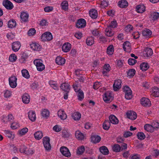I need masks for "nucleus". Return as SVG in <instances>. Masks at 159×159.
<instances>
[{
  "label": "nucleus",
  "instance_id": "41",
  "mask_svg": "<svg viewBox=\"0 0 159 159\" xmlns=\"http://www.w3.org/2000/svg\"><path fill=\"white\" fill-rule=\"evenodd\" d=\"M119 7L121 8H124L128 5L127 2L125 0H122L119 2L118 3Z\"/></svg>",
  "mask_w": 159,
  "mask_h": 159
},
{
  "label": "nucleus",
  "instance_id": "49",
  "mask_svg": "<svg viewBox=\"0 0 159 159\" xmlns=\"http://www.w3.org/2000/svg\"><path fill=\"white\" fill-rule=\"evenodd\" d=\"M5 133L6 136L9 138L13 139L14 137V134L12 132L7 130L5 131Z\"/></svg>",
  "mask_w": 159,
  "mask_h": 159
},
{
  "label": "nucleus",
  "instance_id": "16",
  "mask_svg": "<svg viewBox=\"0 0 159 159\" xmlns=\"http://www.w3.org/2000/svg\"><path fill=\"white\" fill-rule=\"evenodd\" d=\"M89 14L91 18L95 19L98 16L97 11L94 9H92L89 11Z\"/></svg>",
  "mask_w": 159,
  "mask_h": 159
},
{
  "label": "nucleus",
  "instance_id": "33",
  "mask_svg": "<svg viewBox=\"0 0 159 159\" xmlns=\"http://www.w3.org/2000/svg\"><path fill=\"white\" fill-rule=\"evenodd\" d=\"M105 34L106 36L108 37H111L114 34V32L111 30L110 27H108L105 30Z\"/></svg>",
  "mask_w": 159,
  "mask_h": 159
},
{
  "label": "nucleus",
  "instance_id": "13",
  "mask_svg": "<svg viewBox=\"0 0 159 159\" xmlns=\"http://www.w3.org/2000/svg\"><path fill=\"white\" fill-rule=\"evenodd\" d=\"M123 48L124 51L128 52H129L131 51V46L130 43L126 41L123 44Z\"/></svg>",
  "mask_w": 159,
  "mask_h": 159
},
{
  "label": "nucleus",
  "instance_id": "30",
  "mask_svg": "<svg viewBox=\"0 0 159 159\" xmlns=\"http://www.w3.org/2000/svg\"><path fill=\"white\" fill-rule=\"evenodd\" d=\"M149 67V66L147 62H143L140 65V69L143 71L147 70Z\"/></svg>",
  "mask_w": 159,
  "mask_h": 159
},
{
  "label": "nucleus",
  "instance_id": "42",
  "mask_svg": "<svg viewBox=\"0 0 159 159\" xmlns=\"http://www.w3.org/2000/svg\"><path fill=\"white\" fill-rule=\"evenodd\" d=\"M86 44L88 45L91 46L94 43V38L93 37H89L87 38L86 41Z\"/></svg>",
  "mask_w": 159,
  "mask_h": 159
},
{
  "label": "nucleus",
  "instance_id": "52",
  "mask_svg": "<svg viewBox=\"0 0 159 159\" xmlns=\"http://www.w3.org/2000/svg\"><path fill=\"white\" fill-rule=\"evenodd\" d=\"M28 131V129L26 127L18 131L19 134L22 136L26 134Z\"/></svg>",
  "mask_w": 159,
  "mask_h": 159
},
{
  "label": "nucleus",
  "instance_id": "12",
  "mask_svg": "<svg viewBox=\"0 0 159 159\" xmlns=\"http://www.w3.org/2000/svg\"><path fill=\"white\" fill-rule=\"evenodd\" d=\"M11 46L12 50L15 52H16L20 49L21 44L20 42L17 41L13 43Z\"/></svg>",
  "mask_w": 159,
  "mask_h": 159
},
{
  "label": "nucleus",
  "instance_id": "32",
  "mask_svg": "<svg viewBox=\"0 0 159 159\" xmlns=\"http://www.w3.org/2000/svg\"><path fill=\"white\" fill-rule=\"evenodd\" d=\"M69 85L68 83H64L61 85L60 88L65 92H69Z\"/></svg>",
  "mask_w": 159,
  "mask_h": 159
},
{
  "label": "nucleus",
  "instance_id": "58",
  "mask_svg": "<svg viewBox=\"0 0 159 159\" xmlns=\"http://www.w3.org/2000/svg\"><path fill=\"white\" fill-rule=\"evenodd\" d=\"M16 60V56L14 54H11L9 57V60L11 62H14Z\"/></svg>",
  "mask_w": 159,
  "mask_h": 159
},
{
  "label": "nucleus",
  "instance_id": "22",
  "mask_svg": "<svg viewBox=\"0 0 159 159\" xmlns=\"http://www.w3.org/2000/svg\"><path fill=\"white\" fill-rule=\"evenodd\" d=\"M85 150L84 146L83 145L79 146L76 149V154L79 156L82 155L84 153Z\"/></svg>",
  "mask_w": 159,
  "mask_h": 159
},
{
  "label": "nucleus",
  "instance_id": "3",
  "mask_svg": "<svg viewBox=\"0 0 159 159\" xmlns=\"http://www.w3.org/2000/svg\"><path fill=\"white\" fill-rule=\"evenodd\" d=\"M104 101L106 103H109L111 102L113 99L112 93L109 91L106 92L103 95Z\"/></svg>",
  "mask_w": 159,
  "mask_h": 159
},
{
  "label": "nucleus",
  "instance_id": "1",
  "mask_svg": "<svg viewBox=\"0 0 159 159\" xmlns=\"http://www.w3.org/2000/svg\"><path fill=\"white\" fill-rule=\"evenodd\" d=\"M42 62V61L40 59H36L33 61L34 64L36 66L37 69L39 71H41L45 69V66Z\"/></svg>",
  "mask_w": 159,
  "mask_h": 159
},
{
  "label": "nucleus",
  "instance_id": "25",
  "mask_svg": "<svg viewBox=\"0 0 159 159\" xmlns=\"http://www.w3.org/2000/svg\"><path fill=\"white\" fill-rule=\"evenodd\" d=\"M144 129L148 132H152L155 130L152 125L146 124L144 126Z\"/></svg>",
  "mask_w": 159,
  "mask_h": 159
},
{
  "label": "nucleus",
  "instance_id": "53",
  "mask_svg": "<svg viewBox=\"0 0 159 159\" xmlns=\"http://www.w3.org/2000/svg\"><path fill=\"white\" fill-rule=\"evenodd\" d=\"M137 136L139 139L141 140L144 139L145 138V134L142 132L138 133Z\"/></svg>",
  "mask_w": 159,
  "mask_h": 159
},
{
  "label": "nucleus",
  "instance_id": "57",
  "mask_svg": "<svg viewBox=\"0 0 159 159\" xmlns=\"http://www.w3.org/2000/svg\"><path fill=\"white\" fill-rule=\"evenodd\" d=\"M19 127V124L17 122H14L12 123L11 126V128L13 129H16Z\"/></svg>",
  "mask_w": 159,
  "mask_h": 159
},
{
  "label": "nucleus",
  "instance_id": "29",
  "mask_svg": "<svg viewBox=\"0 0 159 159\" xmlns=\"http://www.w3.org/2000/svg\"><path fill=\"white\" fill-rule=\"evenodd\" d=\"M65 59L61 57H57L56 59V62L59 65H61L65 63Z\"/></svg>",
  "mask_w": 159,
  "mask_h": 159
},
{
  "label": "nucleus",
  "instance_id": "19",
  "mask_svg": "<svg viewBox=\"0 0 159 159\" xmlns=\"http://www.w3.org/2000/svg\"><path fill=\"white\" fill-rule=\"evenodd\" d=\"M28 116L29 119L32 121H34L36 119V114L35 111H31L28 112Z\"/></svg>",
  "mask_w": 159,
  "mask_h": 159
},
{
  "label": "nucleus",
  "instance_id": "54",
  "mask_svg": "<svg viewBox=\"0 0 159 159\" xmlns=\"http://www.w3.org/2000/svg\"><path fill=\"white\" fill-rule=\"evenodd\" d=\"M133 27L132 25H127L125 29V31L128 33L133 30Z\"/></svg>",
  "mask_w": 159,
  "mask_h": 159
},
{
  "label": "nucleus",
  "instance_id": "56",
  "mask_svg": "<svg viewBox=\"0 0 159 159\" xmlns=\"http://www.w3.org/2000/svg\"><path fill=\"white\" fill-rule=\"evenodd\" d=\"M78 99L80 100H81L83 99L84 98V93L82 91L80 90L78 92Z\"/></svg>",
  "mask_w": 159,
  "mask_h": 159
},
{
  "label": "nucleus",
  "instance_id": "15",
  "mask_svg": "<svg viewBox=\"0 0 159 159\" xmlns=\"http://www.w3.org/2000/svg\"><path fill=\"white\" fill-rule=\"evenodd\" d=\"M30 48L33 50L39 51L41 50V46L38 43H32L30 44Z\"/></svg>",
  "mask_w": 159,
  "mask_h": 159
},
{
  "label": "nucleus",
  "instance_id": "7",
  "mask_svg": "<svg viewBox=\"0 0 159 159\" xmlns=\"http://www.w3.org/2000/svg\"><path fill=\"white\" fill-rule=\"evenodd\" d=\"M141 103L142 105L144 107H150L151 105V102L150 100L147 98L143 97L140 100Z\"/></svg>",
  "mask_w": 159,
  "mask_h": 159
},
{
  "label": "nucleus",
  "instance_id": "28",
  "mask_svg": "<svg viewBox=\"0 0 159 159\" xmlns=\"http://www.w3.org/2000/svg\"><path fill=\"white\" fill-rule=\"evenodd\" d=\"M136 10L138 13H142L145 11V7L143 4L139 5L136 7Z\"/></svg>",
  "mask_w": 159,
  "mask_h": 159
},
{
  "label": "nucleus",
  "instance_id": "26",
  "mask_svg": "<svg viewBox=\"0 0 159 159\" xmlns=\"http://www.w3.org/2000/svg\"><path fill=\"white\" fill-rule=\"evenodd\" d=\"M111 67L110 65L108 64H106L103 66V69L102 71V73L104 76H106L107 74L110 70Z\"/></svg>",
  "mask_w": 159,
  "mask_h": 159
},
{
  "label": "nucleus",
  "instance_id": "64",
  "mask_svg": "<svg viewBox=\"0 0 159 159\" xmlns=\"http://www.w3.org/2000/svg\"><path fill=\"white\" fill-rule=\"evenodd\" d=\"M140 156L137 154H133L131 155L130 159H140Z\"/></svg>",
  "mask_w": 159,
  "mask_h": 159
},
{
  "label": "nucleus",
  "instance_id": "11",
  "mask_svg": "<svg viewBox=\"0 0 159 159\" xmlns=\"http://www.w3.org/2000/svg\"><path fill=\"white\" fill-rule=\"evenodd\" d=\"M127 117L131 120H135L137 118L136 113L133 111H129L126 113Z\"/></svg>",
  "mask_w": 159,
  "mask_h": 159
},
{
  "label": "nucleus",
  "instance_id": "6",
  "mask_svg": "<svg viewBox=\"0 0 159 159\" xmlns=\"http://www.w3.org/2000/svg\"><path fill=\"white\" fill-rule=\"evenodd\" d=\"M49 142L50 139L48 137H44L43 139V143L45 149L47 150H49L51 148Z\"/></svg>",
  "mask_w": 159,
  "mask_h": 159
},
{
  "label": "nucleus",
  "instance_id": "55",
  "mask_svg": "<svg viewBox=\"0 0 159 159\" xmlns=\"http://www.w3.org/2000/svg\"><path fill=\"white\" fill-rule=\"evenodd\" d=\"M49 83L50 86L54 89L55 90L57 89V84L55 82L52 81H50L49 82Z\"/></svg>",
  "mask_w": 159,
  "mask_h": 159
},
{
  "label": "nucleus",
  "instance_id": "59",
  "mask_svg": "<svg viewBox=\"0 0 159 159\" xmlns=\"http://www.w3.org/2000/svg\"><path fill=\"white\" fill-rule=\"evenodd\" d=\"M152 125L155 130L159 128V123L156 121H153L152 123Z\"/></svg>",
  "mask_w": 159,
  "mask_h": 159
},
{
  "label": "nucleus",
  "instance_id": "24",
  "mask_svg": "<svg viewBox=\"0 0 159 159\" xmlns=\"http://www.w3.org/2000/svg\"><path fill=\"white\" fill-rule=\"evenodd\" d=\"M23 102L25 104H28L30 102V97L27 93L24 94L22 97Z\"/></svg>",
  "mask_w": 159,
  "mask_h": 159
},
{
  "label": "nucleus",
  "instance_id": "37",
  "mask_svg": "<svg viewBox=\"0 0 159 159\" xmlns=\"http://www.w3.org/2000/svg\"><path fill=\"white\" fill-rule=\"evenodd\" d=\"M135 70L134 69H129L127 72V76L129 78L133 77L135 74Z\"/></svg>",
  "mask_w": 159,
  "mask_h": 159
},
{
  "label": "nucleus",
  "instance_id": "2",
  "mask_svg": "<svg viewBox=\"0 0 159 159\" xmlns=\"http://www.w3.org/2000/svg\"><path fill=\"white\" fill-rule=\"evenodd\" d=\"M125 93V98L127 100H130L132 98V92L130 88L128 86H125L123 88Z\"/></svg>",
  "mask_w": 159,
  "mask_h": 159
},
{
  "label": "nucleus",
  "instance_id": "61",
  "mask_svg": "<svg viewBox=\"0 0 159 159\" xmlns=\"http://www.w3.org/2000/svg\"><path fill=\"white\" fill-rule=\"evenodd\" d=\"M136 60L133 58H129L128 60V62L130 65L133 66L134 65L136 62Z\"/></svg>",
  "mask_w": 159,
  "mask_h": 159
},
{
  "label": "nucleus",
  "instance_id": "43",
  "mask_svg": "<svg viewBox=\"0 0 159 159\" xmlns=\"http://www.w3.org/2000/svg\"><path fill=\"white\" fill-rule=\"evenodd\" d=\"M142 34L143 36L146 37H149L151 35L152 32L149 29H145L143 31Z\"/></svg>",
  "mask_w": 159,
  "mask_h": 159
},
{
  "label": "nucleus",
  "instance_id": "20",
  "mask_svg": "<svg viewBox=\"0 0 159 159\" xmlns=\"http://www.w3.org/2000/svg\"><path fill=\"white\" fill-rule=\"evenodd\" d=\"M101 137L97 135H93L91 136V140L92 142L94 143H99L101 140Z\"/></svg>",
  "mask_w": 159,
  "mask_h": 159
},
{
  "label": "nucleus",
  "instance_id": "40",
  "mask_svg": "<svg viewBox=\"0 0 159 159\" xmlns=\"http://www.w3.org/2000/svg\"><path fill=\"white\" fill-rule=\"evenodd\" d=\"M151 19L153 20H157L159 18V13L157 12H154L151 15Z\"/></svg>",
  "mask_w": 159,
  "mask_h": 159
},
{
  "label": "nucleus",
  "instance_id": "60",
  "mask_svg": "<svg viewBox=\"0 0 159 159\" xmlns=\"http://www.w3.org/2000/svg\"><path fill=\"white\" fill-rule=\"evenodd\" d=\"M27 149V148L25 146L23 145L20 146V151L21 153L26 154Z\"/></svg>",
  "mask_w": 159,
  "mask_h": 159
},
{
  "label": "nucleus",
  "instance_id": "27",
  "mask_svg": "<svg viewBox=\"0 0 159 159\" xmlns=\"http://www.w3.org/2000/svg\"><path fill=\"white\" fill-rule=\"evenodd\" d=\"M20 19L23 22H27L28 21L29 17V14L25 12H22L20 15Z\"/></svg>",
  "mask_w": 159,
  "mask_h": 159
},
{
  "label": "nucleus",
  "instance_id": "46",
  "mask_svg": "<svg viewBox=\"0 0 159 159\" xmlns=\"http://www.w3.org/2000/svg\"><path fill=\"white\" fill-rule=\"evenodd\" d=\"M22 75L25 78L28 79L30 77L28 71L26 69H23L21 71Z\"/></svg>",
  "mask_w": 159,
  "mask_h": 159
},
{
  "label": "nucleus",
  "instance_id": "47",
  "mask_svg": "<svg viewBox=\"0 0 159 159\" xmlns=\"http://www.w3.org/2000/svg\"><path fill=\"white\" fill-rule=\"evenodd\" d=\"M8 25L9 28H12L16 26V23L14 20H11L8 22Z\"/></svg>",
  "mask_w": 159,
  "mask_h": 159
},
{
  "label": "nucleus",
  "instance_id": "48",
  "mask_svg": "<svg viewBox=\"0 0 159 159\" xmlns=\"http://www.w3.org/2000/svg\"><path fill=\"white\" fill-rule=\"evenodd\" d=\"M108 5V2L106 0H102L100 4V7L101 8H104Z\"/></svg>",
  "mask_w": 159,
  "mask_h": 159
},
{
  "label": "nucleus",
  "instance_id": "4",
  "mask_svg": "<svg viewBox=\"0 0 159 159\" xmlns=\"http://www.w3.org/2000/svg\"><path fill=\"white\" fill-rule=\"evenodd\" d=\"M41 39L44 41H50L53 39L52 35L50 32H45L43 34L41 37Z\"/></svg>",
  "mask_w": 159,
  "mask_h": 159
},
{
  "label": "nucleus",
  "instance_id": "44",
  "mask_svg": "<svg viewBox=\"0 0 159 159\" xmlns=\"http://www.w3.org/2000/svg\"><path fill=\"white\" fill-rule=\"evenodd\" d=\"M114 52V47L113 45H111L107 47V52L108 55H111L113 54Z\"/></svg>",
  "mask_w": 159,
  "mask_h": 159
},
{
  "label": "nucleus",
  "instance_id": "18",
  "mask_svg": "<svg viewBox=\"0 0 159 159\" xmlns=\"http://www.w3.org/2000/svg\"><path fill=\"white\" fill-rule=\"evenodd\" d=\"M109 121L113 124H117L119 120L116 117L113 115H111L109 117Z\"/></svg>",
  "mask_w": 159,
  "mask_h": 159
},
{
  "label": "nucleus",
  "instance_id": "45",
  "mask_svg": "<svg viewBox=\"0 0 159 159\" xmlns=\"http://www.w3.org/2000/svg\"><path fill=\"white\" fill-rule=\"evenodd\" d=\"M113 150L116 152H119L121 151V147L118 144H115L112 147Z\"/></svg>",
  "mask_w": 159,
  "mask_h": 159
},
{
  "label": "nucleus",
  "instance_id": "35",
  "mask_svg": "<svg viewBox=\"0 0 159 159\" xmlns=\"http://www.w3.org/2000/svg\"><path fill=\"white\" fill-rule=\"evenodd\" d=\"M72 116L74 120H78L81 117V114L80 113L76 112L73 114Z\"/></svg>",
  "mask_w": 159,
  "mask_h": 159
},
{
  "label": "nucleus",
  "instance_id": "34",
  "mask_svg": "<svg viewBox=\"0 0 159 159\" xmlns=\"http://www.w3.org/2000/svg\"><path fill=\"white\" fill-rule=\"evenodd\" d=\"M100 151L103 155H107L109 154V151L107 148L105 146L101 147L99 149Z\"/></svg>",
  "mask_w": 159,
  "mask_h": 159
},
{
  "label": "nucleus",
  "instance_id": "21",
  "mask_svg": "<svg viewBox=\"0 0 159 159\" xmlns=\"http://www.w3.org/2000/svg\"><path fill=\"white\" fill-rule=\"evenodd\" d=\"M152 95L155 97H159V88L156 87H153L152 90Z\"/></svg>",
  "mask_w": 159,
  "mask_h": 159
},
{
  "label": "nucleus",
  "instance_id": "23",
  "mask_svg": "<svg viewBox=\"0 0 159 159\" xmlns=\"http://www.w3.org/2000/svg\"><path fill=\"white\" fill-rule=\"evenodd\" d=\"M75 136L77 139L79 140H83L85 137L84 135L79 130L76 131Z\"/></svg>",
  "mask_w": 159,
  "mask_h": 159
},
{
  "label": "nucleus",
  "instance_id": "36",
  "mask_svg": "<svg viewBox=\"0 0 159 159\" xmlns=\"http://www.w3.org/2000/svg\"><path fill=\"white\" fill-rule=\"evenodd\" d=\"M111 125V123L109 121L105 120L102 124L103 129L105 130H108L109 129Z\"/></svg>",
  "mask_w": 159,
  "mask_h": 159
},
{
  "label": "nucleus",
  "instance_id": "50",
  "mask_svg": "<svg viewBox=\"0 0 159 159\" xmlns=\"http://www.w3.org/2000/svg\"><path fill=\"white\" fill-rule=\"evenodd\" d=\"M41 114L42 116L43 117L45 118H47L49 115V112L48 110L44 109L42 111Z\"/></svg>",
  "mask_w": 159,
  "mask_h": 159
},
{
  "label": "nucleus",
  "instance_id": "62",
  "mask_svg": "<svg viewBox=\"0 0 159 159\" xmlns=\"http://www.w3.org/2000/svg\"><path fill=\"white\" fill-rule=\"evenodd\" d=\"M101 84L100 82H97L94 84L93 87L94 89H96L100 87L101 86Z\"/></svg>",
  "mask_w": 159,
  "mask_h": 159
},
{
  "label": "nucleus",
  "instance_id": "39",
  "mask_svg": "<svg viewBox=\"0 0 159 159\" xmlns=\"http://www.w3.org/2000/svg\"><path fill=\"white\" fill-rule=\"evenodd\" d=\"M34 136L36 139L39 140L43 136V134L42 131H38L34 134Z\"/></svg>",
  "mask_w": 159,
  "mask_h": 159
},
{
  "label": "nucleus",
  "instance_id": "14",
  "mask_svg": "<svg viewBox=\"0 0 159 159\" xmlns=\"http://www.w3.org/2000/svg\"><path fill=\"white\" fill-rule=\"evenodd\" d=\"M60 151L64 156L67 157L70 156V151L67 148L62 147L60 148Z\"/></svg>",
  "mask_w": 159,
  "mask_h": 159
},
{
  "label": "nucleus",
  "instance_id": "31",
  "mask_svg": "<svg viewBox=\"0 0 159 159\" xmlns=\"http://www.w3.org/2000/svg\"><path fill=\"white\" fill-rule=\"evenodd\" d=\"M57 114L58 116L62 120L65 119L67 117L66 115L63 110H60L58 111Z\"/></svg>",
  "mask_w": 159,
  "mask_h": 159
},
{
  "label": "nucleus",
  "instance_id": "8",
  "mask_svg": "<svg viewBox=\"0 0 159 159\" xmlns=\"http://www.w3.org/2000/svg\"><path fill=\"white\" fill-rule=\"evenodd\" d=\"M121 80L120 79L116 80L113 84V89L115 91L119 90L121 87Z\"/></svg>",
  "mask_w": 159,
  "mask_h": 159
},
{
  "label": "nucleus",
  "instance_id": "38",
  "mask_svg": "<svg viewBox=\"0 0 159 159\" xmlns=\"http://www.w3.org/2000/svg\"><path fill=\"white\" fill-rule=\"evenodd\" d=\"M62 51L65 52H68L70 50V44L69 43H64L62 48Z\"/></svg>",
  "mask_w": 159,
  "mask_h": 159
},
{
  "label": "nucleus",
  "instance_id": "9",
  "mask_svg": "<svg viewBox=\"0 0 159 159\" xmlns=\"http://www.w3.org/2000/svg\"><path fill=\"white\" fill-rule=\"evenodd\" d=\"M2 5L8 10H11L14 7L12 3L8 0H6L3 1Z\"/></svg>",
  "mask_w": 159,
  "mask_h": 159
},
{
  "label": "nucleus",
  "instance_id": "63",
  "mask_svg": "<svg viewBox=\"0 0 159 159\" xmlns=\"http://www.w3.org/2000/svg\"><path fill=\"white\" fill-rule=\"evenodd\" d=\"M36 33V31L34 29L32 28L30 29L28 32V35L30 36L33 35Z\"/></svg>",
  "mask_w": 159,
  "mask_h": 159
},
{
  "label": "nucleus",
  "instance_id": "51",
  "mask_svg": "<svg viewBox=\"0 0 159 159\" xmlns=\"http://www.w3.org/2000/svg\"><path fill=\"white\" fill-rule=\"evenodd\" d=\"M61 6L63 9L66 10L68 9V4L67 1H65L62 2Z\"/></svg>",
  "mask_w": 159,
  "mask_h": 159
},
{
  "label": "nucleus",
  "instance_id": "5",
  "mask_svg": "<svg viewBox=\"0 0 159 159\" xmlns=\"http://www.w3.org/2000/svg\"><path fill=\"white\" fill-rule=\"evenodd\" d=\"M17 79L15 76H11L9 79V83L10 86L13 88H16L17 85Z\"/></svg>",
  "mask_w": 159,
  "mask_h": 159
},
{
  "label": "nucleus",
  "instance_id": "10",
  "mask_svg": "<svg viewBox=\"0 0 159 159\" xmlns=\"http://www.w3.org/2000/svg\"><path fill=\"white\" fill-rule=\"evenodd\" d=\"M86 25L85 20L83 19H80L78 20L76 23V26L78 28H84Z\"/></svg>",
  "mask_w": 159,
  "mask_h": 159
},
{
  "label": "nucleus",
  "instance_id": "17",
  "mask_svg": "<svg viewBox=\"0 0 159 159\" xmlns=\"http://www.w3.org/2000/svg\"><path fill=\"white\" fill-rule=\"evenodd\" d=\"M153 52L151 48H146L143 52V55L145 57H148L152 54Z\"/></svg>",
  "mask_w": 159,
  "mask_h": 159
}]
</instances>
